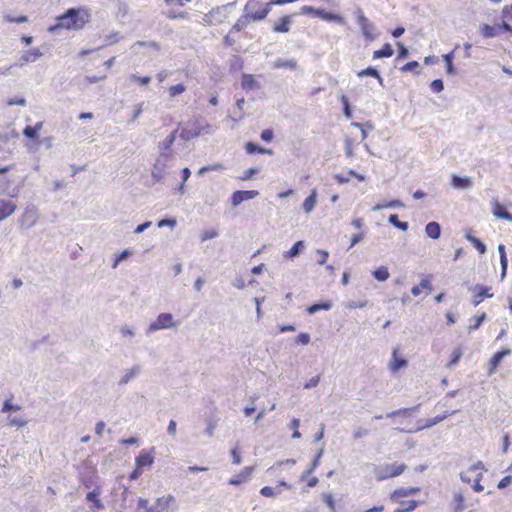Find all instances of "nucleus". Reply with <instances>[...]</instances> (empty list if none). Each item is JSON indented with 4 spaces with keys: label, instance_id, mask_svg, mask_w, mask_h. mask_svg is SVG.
I'll list each match as a JSON object with an SVG mask.
<instances>
[{
    "label": "nucleus",
    "instance_id": "39",
    "mask_svg": "<svg viewBox=\"0 0 512 512\" xmlns=\"http://www.w3.org/2000/svg\"><path fill=\"white\" fill-rule=\"evenodd\" d=\"M332 307L331 302L325 301L317 304H313L307 308L308 313L313 314L319 310H329Z\"/></svg>",
    "mask_w": 512,
    "mask_h": 512
},
{
    "label": "nucleus",
    "instance_id": "60",
    "mask_svg": "<svg viewBox=\"0 0 512 512\" xmlns=\"http://www.w3.org/2000/svg\"><path fill=\"white\" fill-rule=\"evenodd\" d=\"M295 342H296L297 344L307 345V344L310 342V336H309V334H307V333H300V334L296 337Z\"/></svg>",
    "mask_w": 512,
    "mask_h": 512
},
{
    "label": "nucleus",
    "instance_id": "57",
    "mask_svg": "<svg viewBox=\"0 0 512 512\" xmlns=\"http://www.w3.org/2000/svg\"><path fill=\"white\" fill-rule=\"evenodd\" d=\"M223 169H224V166L222 164H220V163H217V164H213V165L202 167L199 170V174L205 173L206 171H220V170H223Z\"/></svg>",
    "mask_w": 512,
    "mask_h": 512
},
{
    "label": "nucleus",
    "instance_id": "48",
    "mask_svg": "<svg viewBox=\"0 0 512 512\" xmlns=\"http://www.w3.org/2000/svg\"><path fill=\"white\" fill-rule=\"evenodd\" d=\"M400 205H401V203L398 200H392L390 202L379 203V204L375 205L373 207V210L377 211V210H381V209L389 208V207H398Z\"/></svg>",
    "mask_w": 512,
    "mask_h": 512
},
{
    "label": "nucleus",
    "instance_id": "35",
    "mask_svg": "<svg viewBox=\"0 0 512 512\" xmlns=\"http://www.w3.org/2000/svg\"><path fill=\"white\" fill-rule=\"evenodd\" d=\"M35 221L36 213L33 210H25L21 218V224L30 227Z\"/></svg>",
    "mask_w": 512,
    "mask_h": 512
},
{
    "label": "nucleus",
    "instance_id": "29",
    "mask_svg": "<svg viewBox=\"0 0 512 512\" xmlns=\"http://www.w3.org/2000/svg\"><path fill=\"white\" fill-rule=\"evenodd\" d=\"M465 238L477 249L480 254L486 252V245L478 238L473 236L471 232H467Z\"/></svg>",
    "mask_w": 512,
    "mask_h": 512
},
{
    "label": "nucleus",
    "instance_id": "12",
    "mask_svg": "<svg viewBox=\"0 0 512 512\" xmlns=\"http://www.w3.org/2000/svg\"><path fill=\"white\" fill-rule=\"evenodd\" d=\"M292 23V16L291 15H285L278 19L277 22L274 23L272 30L275 33H287L290 31Z\"/></svg>",
    "mask_w": 512,
    "mask_h": 512
},
{
    "label": "nucleus",
    "instance_id": "28",
    "mask_svg": "<svg viewBox=\"0 0 512 512\" xmlns=\"http://www.w3.org/2000/svg\"><path fill=\"white\" fill-rule=\"evenodd\" d=\"M304 249V242L297 241L294 245L286 252H284L283 256L286 259H292L300 254V252Z\"/></svg>",
    "mask_w": 512,
    "mask_h": 512
},
{
    "label": "nucleus",
    "instance_id": "44",
    "mask_svg": "<svg viewBox=\"0 0 512 512\" xmlns=\"http://www.w3.org/2000/svg\"><path fill=\"white\" fill-rule=\"evenodd\" d=\"M41 56V52L39 50H30L26 51L22 56L23 62L35 61L37 58Z\"/></svg>",
    "mask_w": 512,
    "mask_h": 512
},
{
    "label": "nucleus",
    "instance_id": "16",
    "mask_svg": "<svg viewBox=\"0 0 512 512\" xmlns=\"http://www.w3.org/2000/svg\"><path fill=\"white\" fill-rule=\"evenodd\" d=\"M492 213L497 218L512 221V214L498 200L492 202Z\"/></svg>",
    "mask_w": 512,
    "mask_h": 512
},
{
    "label": "nucleus",
    "instance_id": "18",
    "mask_svg": "<svg viewBox=\"0 0 512 512\" xmlns=\"http://www.w3.org/2000/svg\"><path fill=\"white\" fill-rule=\"evenodd\" d=\"M454 412L455 411H452V412L445 411L441 415H438V416H436L434 418L422 420V421H420V425L418 427V430L430 428V427L440 423L441 421L445 420L447 417L452 415Z\"/></svg>",
    "mask_w": 512,
    "mask_h": 512
},
{
    "label": "nucleus",
    "instance_id": "52",
    "mask_svg": "<svg viewBox=\"0 0 512 512\" xmlns=\"http://www.w3.org/2000/svg\"><path fill=\"white\" fill-rule=\"evenodd\" d=\"M430 88L434 93H440L444 89V84L441 79H435L431 82Z\"/></svg>",
    "mask_w": 512,
    "mask_h": 512
},
{
    "label": "nucleus",
    "instance_id": "25",
    "mask_svg": "<svg viewBox=\"0 0 512 512\" xmlns=\"http://www.w3.org/2000/svg\"><path fill=\"white\" fill-rule=\"evenodd\" d=\"M394 51L389 43L384 44L380 49L373 52V58H389L393 55Z\"/></svg>",
    "mask_w": 512,
    "mask_h": 512
},
{
    "label": "nucleus",
    "instance_id": "30",
    "mask_svg": "<svg viewBox=\"0 0 512 512\" xmlns=\"http://www.w3.org/2000/svg\"><path fill=\"white\" fill-rule=\"evenodd\" d=\"M316 199H317V192L314 189L311 191V194L303 202V209L306 213H309L314 209V207L316 205Z\"/></svg>",
    "mask_w": 512,
    "mask_h": 512
},
{
    "label": "nucleus",
    "instance_id": "32",
    "mask_svg": "<svg viewBox=\"0 0 512 512\" xmlns=\"http://www.w3.org/2000/svg\"><path fill=\"white\" fill-rule=\"evenodd\" d=\"M174 501V498L173 496H167V497H162V498H159L156 502V507H153V508H150L148 510H146V512H161L159 509H157L158 507L163 509L165 507H168L170 502Z\"/></svg>",
    "mask_w": 512,
    "mask_h": 512
},
{
    "label": "nucleus",
    "instance_id": "37",
    "mask_svg": "<svg viewBox=\"0 0 512 512\" xmlns=\"http://www.w3.org/2000/svg\"><path fill=\"white\" fill-rule=\"evenodd\" d=\"M486 319V313H482L481 315H477L470 320V324L468 326L469 332L477 330Z\"/></svg>",
    "mask_w": 512,
    "mask_h": 512
},
{
    "label": "nucleus",
    "instance_id": "54",
    "mask_svg": "<svg viewBox=\"0 0 512 512\" xmlns=\"http://www.w3.org/2000/svg\"><path fill=\"white\" fill-rule=\"evenodd\" d=\"M231 457H232L233 464H235V465L241 464L242 458H241V453H240V450L238 449V447H235L231 450Z\"/></svg>",
    "mask_w": 512,
    "mask_h": 512
},
{
    "label": "nucleus",
    "instance_id": "55",
    "mask_svg": "<svg viewBox=\"0 0 512 512\" xmlns=\"http://www.w3.org/2000/svg\"><path fill=\"white\" fill-rule=\"evenodd\" d=\"M5 21H7L9 23H24V22L28 21V18L25 15H21V16H18V17H12L10 15H6L5 16Z\"/></svg>",
    "mask_w": 512,
    "mask_h": 512
},
{
    "label": "nucleus",
    "instance_id": "51",
    "mask_svg": "<svg viewBox=\"0 0 512 512\" xmlns=\"http://www.w3.org/2000/svg\"><path fill=\"white\" fill-rule=\"evenodd\" d=\"M218 236V231L216 229H208L202 232L201 241H207L209 239H213Z\"/></svg>",
    "mask_w": 512,
    "mask_h": 512
},
{
    "label": "nucleus",
    "instance_id": "61",
    "mask_svg": "<svg viewBox=\"0 0 512 512\" xmlns=\"http://www.w3.org/2000/svg\"><path fill=\"white\" fill-rule=\"evenodd\" d=\"M274 133L271 129H265L261 132V139L265 142H271L273 140Z\"/></svg>",
    "mask_w": 512,
    "mask_h": 512
},
{
    "label": "nucleus",
    "instance_id": "2",
    "mask_svg": "<svg viewBox=\"0 0 512 512\" xmlns=\"http://www.w3.org/2000/svg\"><path fill=\"white\" fill-rule=\"evenodd\" d=\"M406 469L407 466L404 463H385L375 465L373 468V475L378 482H381L390 478L400 476L405 472Z\"/></svg>",
    "mask_w": 512,
    "mask_h": 512
},
{
    "label": "nucleus",
    "instance_id": "59",
    "mask_svg": "<svg viewBox=\"0 0 512 512\" xmlns=\"http://www.w3.org/2000/svg\"><path fill=\"white\" fill-rule=\"evenodd\" d=\"M131 79L133 81L139 83L142 86L148 85L150 83V81H151V78L149 76L140 77V76L132 75Z\"/></svg>",
    "mask_w": 512,
    "mask_h": 512
},
{
    "label": "nucleus",
    "instance_id": "3",
    "mask_svg": "<svg viewBox=\"0 0 512 512\" xmlns=\"http://www.w3.org/2000/svg\"><path fill=\"white\" fill-rule=\"evenodd\" d=\"M484 470L485 469L483 463L478 461L477 463L471 465L461 472V480L467 484H470L474 491L481 492L484 490V487L480 483Z\"/></svg>",
    "mask_w": 512,
    "mask_h": 512
},
{
    "label": "nucleus",
    "instance_id": "38",
    "mask_svg": "<svg viewBox=\"0 0 512 512\" xmlns=\"http://www.w3.org/2000/svg\"><path fill=\"white\" fill-rule=\"evenodd\" d=\"M373 276L378 281H386L389 278L390 274L386 267L381 266L373 271Z\"/></svg>",
    "mask_w": 512,
    "mask_h": 512
},
{
    "label": "nucleus",
    "instance_id": "9",
    "mask_svg": "<svg viewBox=\"0 0 512 512\" xmlns=\"http://www.w3.org/2000/svg\"><path fill=\"white\" fill-rule=\"evenodd\" d=\"M419 492H420V488L419 487H401V488H397L393 492H391L390 500L392 502H400V500H402V498L413 496V495H415V494H417Z\"/></svg>",
    "mask_w": 512,
    "mask_h": 512
},
{
    "label": "nucleus",
    "instance_id": "1",
    "mask_svg": "<svg viewBox=\"0 0 512 512\" xmlns=\"http://www.w3.org/2000/svg\"><path fill=\"white\" fill-rule=\"evenodd\" d=\"M91 21L90 9L85 6L69 8L56 18L55 25L49 28L50 32L58 30L79 31Z\"/></svg>",
    "mask_w": 512,
    "mask_h": 512
},
{
    "label": "nucleus",
    "instance_id": "45",
    "mask_svg": "<svg viewBox=\"0 0 512 512\" xmlns=\"http://www.w3.org/2000/svg\"><path fill=\"white\" fill-rule=\"evenodd\" d=\"M340 100L343 105L344 115L346 116V118L351 119L352 118V110L350 108L348 97L346 95H342Z\"/></svg>",
    "mask_w": 512,
    "mask_h": 512
},
{
    "label": "nucleus",
    "instance_id": "58",
    "mask_svg": "<svg viewBox=\"0 0 512 512\" xmlns=\"http://www.w3.org/2000/svg\"><path fill=\"white\" fill-rule=\"evenodd\" d=\"M8 420H9V424L11 426L21 427V426H24L26 424V420H24L22 417H12V416H9Z\"/></svg>",
    "mask_w": 512,
    "mask_h": 512
},
{
    "label": "nucleus",
    "instance_id": "15",
    "mask_svg": "<svg viewBox=\"0 0 512 512\" xmlns=\"http://www.w3.org/2000/svg\"><path fill=\"white\" fill-rule=\"evenodd\" d=\"M512 353V350L510 348H505V349H502L498 352H496L492 358L490 359V362H489V365H490V368H489V373H493L495 372V370L497 369V367L499 366L501 360L505 357V356H509L511 355Z\"/></svg>",
    "mask_w": 512,
    "mask_h": 512
},
{
    "label": "nucleus",
    "instance_id": "46",
    "mask_svg": "<svg viewBox=\"0 0 512 512\" xmlns=\"http://www.w3.org/2000/svg\"><path fill=\"white\" fill-rule=\"evenodd\" d=\"M453 57H454V53L453 52H450V53L444 55V61L446 63V68H447V73L448 74H454L455 73L454 66H453Z\"/></svg>",
    "mask_w": 512,
    "mask_h": 512
},
{
    "label": "nucleus",
    "instance_id": "36",
    "mask_svg": "<svg viewBox=\"0 0 512 512\" xmlns=\"http://www.w3.org/2000/svg\"><path fill=\"white\" fill-rule=\"evenodd\" d=\"M244 67V61L240 56H233L229 62V69L231 72H239Z\"/></svg>",
    "mask_w": 512,
    "mask_h": 512
},
{
    "label": "nucleus",
    "instance_id": "13",
    "mask_svg": "<svg viewBox=\"0 0 512 512\" xmlns=\"http://www.w3.org/2000/svg\"><path fill=\"white\" fill-rule=\"evenodd\" d=\"M154 462V456L151 451L142 450L135 459L136 466L143 470L144 467H150Z\"/></svg>",
    "mask_w": 512,
    "mask_h": 512
},
{
    "label": "nucleus",
    "instance_id": "22",
    "mask_svg": "<svg viewBox=\"0 0 512 512\" xmlns=\"http://www.w3.org/2000/svg\"><path fill=\"white\" fill-rule=\"evenodd\" d=\"M280 486L290 488V485H288L285 481H280L279 485L276 488L270 486H265L261 488L260 494L264 497H274L276 494L281 492V490L279 489Z\"/></svg>",
    "mask_w": 512,
    "mask_h": 512
},
{
    "label": "nucleus",
    "instance_id": "21",
    "mask_svg": "<svg viewBox=\"0 0 512 512\" xmlns=\"http://www.w3.org/2000/svg\"><path fill=\"white\" fill-rule=\"evenodd\" d=\"M315 13L317 16H319L321 19L325 21H333L340 24L344 23V18L339 14L327 12L325 10H317Z\"/></svg>",
    "mask_w": 512,
    "mask_h": 512
},
{
    "label": "nucleus",
    "instance_id": "19",
    "mask_svg": "<svg viewBox=\"0 0 512 512\" xmlns=\"http://www.w3.org/2000/svg\"><path fill=\"white\" fill-rule=\"evenodd\" d=\"M407 366V361L399 356L398 349H394L392 352V358L389 363V368L392 372H397L401 368H404Z\"/></svg>",
    "mask_w": 512,
    "mask_h": 512
},
{
    "label": "nucleus",
    "instance_id": "50",
    "mask_svg": "<svg viewBox=\"0 0 512 512\" xmlns=\"http://www.w3.org/2000/svg\"><path fill=\"white\" fill-rule=\"evenodd\" d=\"M187 17H188V14L186 12H183V11H180V12L168 11L166 13V18L170 19V20L185 19Z\"/></svg>",
    "mask_w": 512,
    "mask_h": 512
},
{
    "label": "nucleus",
    "instance_id": "20",
    "mask_svg": "<svg viewBox=\"0 0 512 512\" xmlns=\"http://www.w3.org/2000/svg\"><path fill=\"white\" fill-rule=\"evenodd\" d=\"M422 290H426L428 292L432 291L431 276H427L421 279L419 285H415L412 287L411 293L413 294V296H419L422 293Z\"/></svg>",
    "mask_w": 512,
    "mask_h": 512
},
{
    "label": "nucleus",
    "instance_id": "33",
    "mask_svg": "<svg viewBox=\"0 0 512 512\" xmlns=\"http://www.w3.org/2000/svg\"><path fill=\"white\" fill-rule=\"evenodd\" d=\"M42 128V122H37L34 126H26L23 130V134L30 139H36L37 133Z\"/></svg>",
    "mask_w": 512,
    "mask_h": 512
},
{
    "label": "nucleus",
    "instance_id": "8",
    "mask_svg": "<svg viewBox=\"0 0 512 512\" xmlns=\"http://www.w3.org/2000/svg\"><path fill=\"white\" fill-rule=\"evenodd\" d=\"M254 472V467L247 466L244 467L239 473L233 475L228 483L233 486H240L246 482H248Z\"/></svg>",
    "mask_w": 512,
    "mask_h": 512
},
{
    "label": "nucleus",
    "instance_id": "10",
    "mask_svg": "<svg viewBox=\"0 0 512 512\" xmlns=\"http://www.w3.org/2000/svg\"><path fill=\"white\" fill-rule=\"evenodd\" d=\"M17 210V204L8 199H0V222L12 216Z\"/></svg>",
    "mask_w": 512,
    "mask_h": 512
},
{
    "label": "nucleus",
    "instance_id": "31",
    "mask_svg": "<svg viewBox=\"0 0 512 512\" xmlns=\"http://www.w3.org/2000/svg\"><path fill=\"white\" fill-rule=\"evenodd\" d=\"M252 21L250 19V17H248V15L244 12V15L241 16L237 21L236 23L232 26V28L230 29L231 32H240L241 30L245 29L247 27V25L249 24V22Z\"/></svg>",
    "mask_w": 512,
    "mask_h": 512
},
{
    "label": "nucleus",
    "instance_id": "7",
    "mask_svg": "<svg viewBox=\"0 0 512 512\" xmlns=\"http://www.w3.org/2000/svg\"><path fill=\"white\" fill-rule=\"evenodd\" d=\"M102 490L100 486H96L92 491L87 493L86 501L91 503L90 509L93 512H98L99 510L104 509V504L100 499Z\"/></svg>",
    "mask_w": 512,
    "mask_h": 512
},
{
    "label": "nucleus",
    "instance_id": "56",
    "mask_svg": "<svg viewBox=\"0 0 512 512\" xmlns=\"http://www.w3.org/2000/svg\"><path fill=\"white\" fill-rule=\"evenodd\" d=\"M223 169H224V166L222 164H220V163H217V164H213V165L202 167L199 170V174L205 173L206 171H220V170H223Z\"/></svg>",
    "mask_w": 512,
    "mask_h": 512
},
{
    "label": "nucleus",
    "instance_id": "49",
    "mask_svg": "<svg viewBox=\"0 0 512 512\" xmlns=\"http://www.w3.org/2000/svg\"><path fill=\"white\" fill-rule=\"evenodd\" d=\"M176 133H177V130H174L173 132L170 133V135H168L163 140L162 146H163L164 149H169L173 145V143H174V141L176 139Z\"/></svg>",
    "mask_w": 512,
    "mask_h": 512
},
{
    "label": "nucleus",
    "instance_id": "14",
    "mask_svg": "<svg viewBox=\"0 0 512 512\" xmlns=\"http://www.w3.org/2000/svg\"><path fill=\"white\" fill-rule=\"evenodd\" d=\"M260 87L255 75L244 73L241 76V88L244 91H251Z\"/></svg>",
    "mask_w": 512,
    "mask_h": 512
},
{
    "label": "nucleus",
    "instance_id": "41",
    "mask_svg": "<svg viewBox=\"0 0 512 512\" xmlns=\"http://www.w3.org/2000/svg\"><path fill=\"white\" fill-rule=\"evenodd\" d=\"M400 70L402 72H408V71H413L415 74H420V65H419V62L418 61H410L408 63H406L405 65H403Z\"/></svg>",
    "mask_w": 512,
    "mask_h": 512
},
{
    "label": "nucleus",
    "instance_id": "64",
    "mask_svg": "<svg viewBox=\"0 0 512 512\" xmlns=\"http://www.w3.org/2000/svg\"><path fill=\"white\" fill-rule=\"evenodd\" d=\"M6 104L8 106H13V105H20V106H24L26 104V101L24 98H10L7 100Z\"/></svg>",
    "mask_w": 512,
    "mask_h": 512
},
{
    "label": "nucleus",
    "instance_id": "62",
    "mask_svg": "<svg viewBox=\"0 0 512 512\" xmlns=\"http://www.w3.org/2000/svg\"><path fill=\"white\" fill-rule=\"evenodd\" d=\"M502 15L507 21H512V4L503 7Z\"/></svg>",
    "mask_w": 512,
    "mask_h": 512
},
{
    "label": "nucleus",
    "instance_id": "63",
    "mask_svg": "<svg viewBox=\"0 0 512 512\" xmlns=\"http://www.w3.org/2000/svg\"><path fill=\"white\" fill-rule=\"evenodd\" d=\"M397 47H398V58H406L408 56V49L404 46L403 43L401 42H398L397 43Z\"/></svg>",
    "mask_w": 512,
    "mask_h": 512
},
{
    "label": "nucleus",
    "instance_id": "26",
    "mask_svg": "<svg viewBox=\"0 0 512 512\" xmlns=\"http://www.w3.org/2000/svg\"><path fill=\"white\" fill-rule=\"evenodd\" d=\"M451 184L454 188H457V189H466V188H469L471 185H472V182L469 178L467 177H460V176H456L454 175L452 177V180H451Z\"/></svg>",
    "mask_w": 512,
    "mask_h": 512
},
{
    "label": "nucleus",
    "instance_id": "42",
    "mask_svg": "<svg viewBox=\"0 0 512 512\" xmlns=\"http://www.w3.org/2000/svg\"><path fill=\"white\" fill-rule=\"evenodd\" d=\"M388 220H389V222H390L393 226H395V227H397V228H399V229H401V230H403V231H406V230L408 229V227H409L407 222H402V221H400V220H399V218H398V215H397V214H391V215L389 216V219H388Z\"/></svg>",
    "mask_w": 512,
    "mask_h": 512
},
{
    "label": "nucleus",
    "instance_id": "23",
    "mask_svg": "<svg viewBox=\"0 0 512 512\" xmlns=\"http://www.w3.org/2000/svg\"><path fill=\"white\" fill-rule=\"evenodd\" d=\"M397 503L399 504V507L395 509L394 512H411L415 510L420 504V502L416 500H400V502Z\"/></svg>",
    "mask_w": 512,
    "mask_h": 512
},
{
    "label": "nucleus",
    "instance_id": "24",
    "mask_svg": "<svg viewBox=\"0 0 512 512\" xmlns=\"http://www.w3.org/2000/svg\"><path fill=\"white\" fill-rule=\"evenodd\" d=\"M425 232L428 237L438 239L441 235V227L437 222H429L425 227Z\"/></svg>",
    "mask_w": 512,
    "mask_h": 512
},
{
    "label": "nucleus",
    "instance_id": "6",
    "mask_svg": "<svg viewBox=\"0 0 512 512\" xmlns=\"http://www.w3.org/2000/svg\"><path fill=\"white\" fill-rule=\"evenodd\" d=\"M175 326L173 316L170 313H161L149 326V331H157Z\"/></svg>",
    "mask_w": 512,
    "mask_h": 512
},
{
    "label": "nucleus",
    "instance_id": "53",
    "mask_svg": "<svg viewBox=\"0 0 512 512\" xmlns=\"http://www.w3.org/2000/svg\"><path fill=\"white\" fill-rule=\"evenodd\" d=\"M299 425H300V421L297 418H294L290 423V428L293 430V434H292L293 438L301 437V434L299 432Z\"/></svg>",
    "mask_w": 512,
    "mask_h": 512
},
{
    "label": "nucleus",
    "instance_id": "11",
    "mask_svg": "<svg viewBox=\"0 0 512 512\" xmlns=\"http://www.w3.org/2000/svg\"><path fill=\"white\" fill-rule=\"evenodd\" d=\"M258 195L256 190H238L235 191L231 196V202L234 206L239 205L241 202L249 199H253Z\"/></svg>",
    "mask_w": 512,
    "mask_h": 512
},
{
    "label": "nucleus",
    "instance_id": "17",
    "mask_svg": "<svg viewBox=\"0 0 512 512\" xmlns=\"http://www.w3.org/2000/svg\"><path fill=\"white\" fill-rule=\"evenodd\" d=\"M202 132V127L196 122L193 123L192 127H186L181 130L180 137L185 141L192 140L198 137Z\"/></svg>",
    "mask_w": 512,
    "mask_h": 512
},
{
    "label": "nucleus",
    "instance_id": "27",
    "mask_svg": "<svg viewBox=\"0 0 512 512\" xmlns=\"http://www.w3.org/2000/svg\"><path fill=\"white\" fill-rule=\"evenodd\" d=\"M245 150L248 154L259 153L272 155L273 153L271 149L260 147L253 142H247L245 145Z\"/></svg>",
    "mask_w": 512,
    "mask_h": 512
},
{
    "label": "nucleus",
    "instance_id": "40",
    "mask_svg": "<svg viewBox=\"0 0 512 512\" xmlns=\"http://www.w3.org/2000/svg\"><path fill=\"white\" fill-rule=\"evenodd\" d=\"M461 357H462V350H461V348H459V347H458V348H455V349L452 351V353H451V355H450V360H449V362L447 363V365H446V366H447L448 368H452V367H454V366L459 362V360L461 359Z\"/></svg>",
    "mask_w": 512,
    "mask_h": 512
},
{
    "label": "nucleus",
    "instance_id": "4",
    "mask_svg": "<svg viewBox=\"0 0 512 512\" xmlns=\"http://www.w3.org/2000/svg\"><path fill=\"white\" fill-rule=\"evenodd\" d=\"M501 30L512 33V26H510L506 21H503L501 24L493 26L486 23H483L479 26V33L483 38L496 37L497 35H499Z\"/></svg>",
    "mask_w": 512,
    "mask_h": 512
},
{
    "label": "nucleus",
    "instance_id": "43",
    "mask_svg": "<svg viewBox=\"0 0 512 512\" xmlns=\"http://www.w3.org/2000/svg\"><path fill=\"white\" fill-rule=\"evenodd\" d=\"M185 91H186V86L182 83L172 85L168 89V93L171 98H174L177 95L184 93Z\"/></svg>",
    "mask_w": 512,
    "mask_h": 512
},
{
    "label": "nucleus",
    "instance_id": "47",
    "mask_svg": "<svg viewBox=\"0 0 512 512\" xmlns=\"http://www.w3.org/2000/svg\"><path fill=\"white\" fill-rule=\"evenodd\" d=\"M454 501H455V511L456 512H461L462 510H464L465 499L462 494H460V493L455 494Z\"/></svg>",
    "mask_w": 512,
    "mask_h": 512
},
{
    "label": "nucleus",
    "instance_id": "34",
    "mask_svg": "<svg viewBox=\"0 0 512 512\" xmlns=\"http://www.w3.org/2000/svg\"><path fill=\"white\" fill-rule=\"evenodd\" d=\"M358 77H364V76H371L376 78L380 84H382L383 79L381 75L379 74L378 70L373 67H368L366 69H363L357 73Z\"/></svg>",
    "mask_w": 512,
    "mask_h": 512
},
{
    "label": "nucleus",
    "instance_id": "5",
    "mask_svg": "<svg viewBox=\"0 0 512 512\" xmlns=\"http://www.w3.org/2000/svg\"><path fill=\"white\" fill-rule=\"evenodd\" d=\"M471 291L473 292L472 297V304L474 306H478L480 303L483 302L486 298H492L494 293L492 291V287L485 286L482 284H476L471 288Z\"/></svg>",
    "mask_w": 512,
    "mask_h": 512
}]
</instances>
